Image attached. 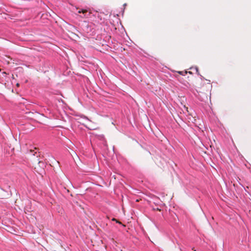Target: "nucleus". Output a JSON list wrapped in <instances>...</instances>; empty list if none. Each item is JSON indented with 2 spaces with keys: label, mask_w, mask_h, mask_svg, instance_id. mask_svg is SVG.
<instances>
[{
  "label": "nucleus",
  "mask_w": 251,
  "mask_h": 251,
  "mask_svg": "<svg viewBox=\"0 0 251 251\" xmlns=\"http://www.w3.org/2000/svg\"><path fill=\"white\" fill-rule=\"evenodd\" d=\"M198 88L199 92L204 93L210 91L212 88V85L210 83H203L201 87Z\"/></svg>",
  "instance_id": "obj_1"
},
{
  "label": "nucleus",
  "mask_w": 251,
  "mask_h": 251,
  "mask_svg": "<svg viewBox=\"0 0 251 251\" xmlns=\"http://www.w3.org/2000/svg\"><path fill=\"white\" fill-rule=\"evenodd\" d=\"M78 13H82L83 15L80 16L81 18H88L89 16L91 15V12H89L88 13V10L87 9H79L78 11Z\"/></svg>",
  "instance_id": "obj_2"
},
{
  "label": "nucleus",
  "mask_w": 251,
  "mask_h": 251,
  "mask_svg": "<svg viewBox=\"0 0 251 251\" xmlns=\"http://www.w3.org/2000/svg\"><path fill=\"white\" fill-rule=\"evenodd\" d=\"M152 208L154 210H161V207H158V205H153V206L152 207Z\"/></svg>",
  "instance_id": "obj_3"
},
{
  "label": "nucleus",
  "mask_w": 251,
  "mask_h": 251,
  "mask_svg": "<svg viewBox=\"0 0 251 251\" xmlns=\"http://www.w3.org/2000/svg\"><path fill=\"white\" fill-rule=\"evenodd\" d=\"M178 73L180 75H185L187 74V72L185 71L184 72H183L182 71H179V72H178Z\"/></svg>",
  "instance_id": "obj_4"
},
{
  "label": "nucleus",
  "mask_w": 251,
  "mask_h": 251,
  "mask_svg": "<svg viewBox=\"0 0 251 251\" xmlns=\"http://www.w3.org/2000/svg\"><path fill=\"white\" fill-rule=\"evenodd\" d=\"M112 221H115V222H116V223H118L119 224L122 225V223H121L120 222H119V221H117V220L116 219H115V218H113V219H112Z\"/></svg>",
  "instance_id": "obj_5"
},
{
  "label": "nucleus",
  "mask_w": 251,
  "mask_h": 251,
  "mask_svg": "<svg viewBox=\"0 0 251 251\" xmlns=\"http://www.w3.org/2000/svg\"><path fill=\"white\" fill-rule=\"evenodd\" d=\"M17 201H18V199H17L16 201H15V202L16 203L17 202Z\"/></svg>",
  "instance_id": "obj_6"
}]
</instances>
